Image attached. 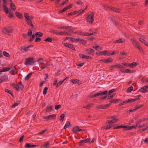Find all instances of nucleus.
I'll list each match as a JSON object with an SVG mask.
<instances>
[{"mask_svg":"<svg viewBox=\"0 0 148 148\" xmlns=\"http://www.w3.org/2000/svg\"><path fill=\"white\" fill-rule=\"evenodd\" d=\"M79 56L80 58L85 59L86 55H85L79 54Z\"/></svg>","mask_w":148,"mask_h":148,"instance_id":"obj_58","label":"nucleus"},{"mask_svg":"<svg viewBox=\"0 0 148 148\" xmlns=\"http://www.w3.org/2000/svg\"><path fill=\"white\" fill-rule=\"evenodd\" d=\"M26 21L28 25H30L31 23H32V20H31L29 19V20H26Z\"/></svg>","mask_w":148,"mask_h":148,"instance_id":"obj_64","label":"nucleus"},{"mask_svg":"<svg viewBox=\"0 0 148 148\" xmlns=\"http://www.w3.org/2000/svg\"><path fill=\"white\" fill-rule=\"evenodd\" d=\"M108 92L107 90H105L102 92L94 94V96L96 97L99 96L106 95L108 94Z\"/></svg>","mask_w":148,"mask_h":148,"instance_id":"obj_6","label":"nucleus"},{"mask_svg":"<svg viewBox=\"0 0 148 148\" xmlns=\"http://www.w3.org/2000/svg\"><path fill=\"white\" fill-rule=\"evenodd\" d=\"M90 141V138H87L84 140H81L79 143V145L80 146H81L84 145L85 143H88Z\"/></svg>","mask_w":148,"mask_h":148,"instance_id":"obj_7","label":"nucleus"},{"mask_svg":"<svg viewBox=\"0 0 148 148\" xmlns=\"http://www.w3.org/2000/svg\"><path fill=\"white\" fill-rule=\"evenodd\" d=\"M32 73H30L27 75L25 78V79L26 80H28L32 75Z\"/></svg>","mask_w":148,"mask_h":148,"instance_id":"obj_42","label":"nucleus"},{"mask_svg":"<svg viewBox=\"0 0 148 148\" xmlns=\"http://www.w3.org/2000/svg\"><path fill=\"white\" fill-rule=\"evenodd\" d=\"M65 39L66 40H69L70 41H71L72 42H76V38H74L70 37H66Z\"/></svg>","mask_w":148,"mask_h":148,"instance_id":"obj_23","label":"nucleus"},{"mask_svg":"<svg viewBox=\"0 0 148 148\" xmlns=\"http://www.w3.org/2000/svg\"><path fill=\"white\" fill-rule=\"evenodd\" d=\"M131 40L132 41L134 45L136 47H137V46L139 45L136 41L133 38H132L131 39Z\"/></svg>","mask_w":148,"mask_h":148,"instance_id":"obj_29","label":"nucleus"},{"mask_svg":"<svg viewBox=\"0 0 148 148\" xmlns=\"http://www.w3.org/2000/svg\"><path fill=\"white\" fill-rule=\"evenodd\" d=\"M41 40V39L39 37H36L35 40V42H39Z\"/></svg>","mask_w":148,"mask_h":148,"instance_id":"obj_60","label":"nucleus"},{"mask_svg":"<svg viewBox=\"0 0 148 148\" xmlns=\"http://www.w3.org/2000/svg\"><path fill=\"white\" fill-rule=\"evenodd\" d=\"M17 70L15 68H13L12 69L10 72L12 75H16L17 73Z\"/></svg>","mask_w":148,"mask_h":148,"instance_id":"obj_22","label":"nucleus"},{"mask_svg":"<svg viewBox=\"0 0 148 148\" xmlns=\"http://www.w3.org/2000/svg\"><path fill=\"white\" fill-rule=\"evenodd\" d=\"M48 88L47 87H45L43 91V94L44 95H46L47 93V90H48Z\"/></svg>","mask_w":148,"mask_h":148,"instance_id":"obj_50","label":"nucleus"},{"mask_svg":"<svg viewBox=\"0 0 148 148\" xmlns=\"http://www.w3.org/2000/svg\"><path fill=\"white\" fill-rule=\"evenodd\" d=\"M3 10H5V12L7 14L9 13V10L7 7L6 5H3Z\"/></svg>","mask_w":148,"mask_h":148,"instance_id":"obj_28","label":"nucleus"},{"mask_svg":"<svg viewBox=\"0 0 148 148\" xmlns=\"http://www.w3.org/2000/svg\"><path fill=\"white\" fill-rule=\"evenodd\" d=\"M139 91L143 93H145L146 92L148 91V86L147 85L141 88Z\"/></svg>","mask_w":148,"mask_h":148,"instance_id":"obj_8","label":"nucleus"},{"mask_svg":"<svg viewBox=\"0 0 148 148\" xmlns=\"http://www.w3.org/2000/svg\"><path fill=\"white\" fill-rule=\"evenodd\" d=\"M84 64V63H76V65H77V66H79L80 67H81Z\"/></svg>","mask_w":148,"mask_h":148,"instance_id":"obj_61","label":"nucleus"},{"mask_svg":"<svg viewBox=\"0 0 148 148\" xmlns=\"http://www.w3.org/2000/svg\"><path fill=\"white\" fill-rule=\"evenodd\" d=\"M122 101V100L121 99H113V100H111L109 102L110 103H117L119 102H121Z\"/></svg>","mask_w":148,"mask_h":148,"instance_id":"obj_27","label":"nucleus"},{"mask_svg":"<svg viewBox=\"0 0 148 148\" xmlns=\"http://www.w3.org/2000/svg\"><path fill=\"white\" fill-rule=\"evenodd\" d=\"M3 54L4 56H5L6 57H9L10 56L9 54L5 51L3 52Z\"/></svg>","mask_w":148,"mask_h":148,"instance_id":"obj_54","label":"nucleus"},{"mask_svg":"<svg viewBox=\"0 0 148 148\" xmlns=\"http://www.w3.org/2000/svg\"><path fill=\"white\" fill-rule=\"evenodd\" d=\"M13 31V28L11 27H5L2 30V33L4 34L7 33H10Z\"/></svg>","mask_w":148,"mask_h":148,"instance_id":"obj_2","label":"nucleus"},{"mask_svg":"<svg viewBox=\"0 0 148 148\" xmlns=\"http://www.w3.org/2000/svg\"><path fill=\"white\" fill-rule=\"evenodd\" d=\"M15 14L16 16L18 18L21 19H22L23 18V16L21 14L19 13L17 11H16L15 12Z\"/></svg>","mask_w":148,"mask_h":148,"instance_id":"obj_24","label":"nucleus"},{"mask_svg":"<svg viewBox=\"0 0 148 148\" xmlns=\"http://www.w3.org/2000/svg\"><path fill=\"white\" fill-rule=\"evenodd\" d=\"M38 146V145H31L30 143L26 144L25 146V147L26 148H30L32 147H35Z\"/></svg>","mask_w":148,"mask_h":148,"instance_id":"obj_17","label":"nucleus"},{"mask_svg":"<svg viewBox=\"0 0 148 148\" xmlns=\"http://www.w3.org/2000/svg\"><path fill=\"white\" fill-rule=\"evenodd\" d=\"M70 81L71 82H72V83L73 84H77L78 82H80V80L77 79H71L70 80Z\"/></svg>","mask_w":148,"mask_h":148,"instance_id":"obj_40","label":"nucleus"},{"mask_svg":"<svg viewBox=\"0 0 148 148\" xmlns=\"http://www.w3.org/2000/svg\"><path fill=\"white\" fill-rule=\"evenodd\" d=\"M33 45H29L27 47H25V46H23L21 47V49H23L25 52H26L29 50V48L33 47Z\"/></svg>","mask_w":148,"mask_h":148,"instance_id":"obj_10","label":"nucleus"},{"mask_svg":"<svg viewBox=\"0 0 148 148\" xmlns=\"http://www.w3.org/2000/svg\"><path fill=\"white\" fill-rule=\"evenodd\" d=\"M122 128H125V126L122 125L118 126L116 127H114V129H118Z\"/></svg>","mask_w":148,"mask_h":148,"instance_id":"obj_53","label":"nucleus"},{"mask_svg":"<svg viewBox=\"0 0 148 148\" xmlns=\"http://www.w3.org/2000/svg\"><path fill=\"white\" fill-rule=\"evenodd\" d=\"M34 58L33 57H30L27 58L25 60V64H31V63H34L36 61H34Z\"/></svg>","mask_w":148,"mask_h":148,"instance_id":"obj_4","label":"nucleus"},{"mask_svg":"<svg viewBox=\"0 0 148 148\" xmlns=\"http://www.w3.org/2000/svg\"><path fill=\"white\" fill-rule=\"evenodd\" d=\"M96 108L98 109H106L105 105H101L97 106Z\"/></svg>","mask_w":148,"mask_h":148,"instance_id":"obj_36","label":"nucleus"},{"mask_svg":"<svg viewBox=\"0 0 148 148\" xmlns=\"http://www.w3.org/2000/svg\"><path fill=\"white\" fill-rule=\"evenodd\" d=\"M71 124L70 122L69 121H67L66 124L65 125V126L64 127V129H66L67 127L69 128L71 126Z\"/></svg>","mask_w":148,"mask_h":148,"instance_id":"obj_19","label":"nucleus"},{"mask_svg":"<svg viewBox=\"0 0 148 148\" xmlns=\"http://www.w3.org/2000/svg\"><path fill=\"white\" fill-rule=\"evenodd\" d=\"M52 40V38L50 37H48L46 39L44 40V41L46 42H51Z\"/></svg>","mask_w":148,"mask_h":148,"instance_id":"obj_47","label":"nucleus"},{"mask_svg":"<svg viewBox=\"0 0 148 148\" xmlns=\"http://www.w3.org/2000/svg\"><path fill=\"white\" fill-rule=\"evenodd\" d=\"M138 64L136 62H133L131 63H129L128 66L133 68L135 67Z\"/></svg>","mask_w":148,"mask_h":148,"instance_id":"obj_25","label":"nucleus"},{"mask_svg":"<svg viewBox=\"0 0 148 148\" xmlns=\"http://www.w3.org/2000/svg\"><path fill=\"white\" fill-rule=\"evenodd\" d=\"M136 47L138 48L139 51H141L143 53H144V52L143 48L139 45Z\"/></svg>","mask_w":148,"mask_h":148,"instance_id":"obj_48","label":"nucleus"},{"mask_svg":"<svg viewBox=\"0 0 148 148\" xmlns=\"http://www.w3.org/2000/svg\"><path fill=\"white\" fill-rule=\"evenodd\" d=\"M30 37V39L29 40V41L31 42L33 41L35 37V34H32Z\"/></svg>","mask_w":148,"mask_h":148,"instance_id":"obj_43","label":"nucleus"},{"mask_svg":"<svg viewBox=\"0 0 148 148\" xmlns=\"http://www.w3.org/2000/svg\"><path fill=\"white\" fill-rule=\"evenodd\" d=\"M114 67L117 68H119L120 69H123L124 67L123 66L121 65L120 64H117L114 65Z\"/></svg>","mask_w":148,"mask_h":148,"instance_id":"obj_30","label":"nucleus"},{"mask_svg":"<svg viewBox=\"0 0 148 148\" xmlns=\"http://www.w3.org/2000/svg\"><path fill=\"white\" fill-rule=\"evenodd\" d=\"M11 68L9 67H3V69L1 70V71L2 72H7L9 71Z\"/></svg>","mask_w":148,"mask_h":148,"instance_id":"obj_32","label":"nucleus"},{"mask_svg":"<svg viewBox=\"0 0 148 148\" xmlns=\"http://www.w3.org/2000/svg\"><path fill=\"white\" fill-rule=\"evenodd\" d=\"M118 121V120H115V121H112V120H110L108 121L107 124H108L111 123H115L116 121Z\"/></svg>","mask_w":148,"mask_h":148,"instance_id":"obj_49","label":"nucleus"},{"mask_svg":"<svg viewBox=\"0 0 148 148\" xmlns=\"http://www.w3.org/2000/svg\"><path fill=\"white\" fill-rule=\"evenodd\" d=\"M106 51H107V53L106 54V55H107L108 56L113 55L114 54H116L118 53V51H111L106 50Z\"/></svg>","mask_w":148,"mask_h":148,"instance_id":"obj_14","label":"nucleus"},{"mask_svg":"<svg viewBox=\"0 0 148 148\" xmlns=\"http://www.w3.org/2000/svg\"><path fill=\"white\" fill-rule=\"evenodd\" d=\"M10 7L11 9L13 10H15L16 8L14 4L13 3L12 0H10Z\"/></svg>","mask_w":148,"mask_h":148,"instance_id":"obj_18","label":"nucleus"},{"mask_svg":"<svg viewBox=\"0 0 148 148\" xmlns=\"http://www.w3.org/2000/svg\"><path fill=\"white\" fill-rule=\"evenodd\" d=\"M58 29H68L69 28H72V26H63L58 27Z\"/></svg>","mask_w":148,"mask_h":148,"instance_id":"obj_41","label":"nucleus"},{"mask_svg":"<svg viewBox=\"0 0 148 148\" xmlns=\"http://www.w3.org/2000/svg\"><path fill=\"white\" fill-rule=\"evenodd\" d=\"M96 32H92L91 33H83V32H81V34H80V35L82 36H88L91 35H92L93 34H96Z\"/></svg>","mask_w":148,"mask_h":148,"instance_id":"obj_16","label":"nucleus"},{"mask_svg":"<svg viewBox=\"0 0 148 148\" xmlns=\"http://www.w3.org/2000/svg\"><path fill=\"white\" fill-rule=\"evenodd\" d=\"M94 12H92L90 14L88 15L86 18L87 22L92 24L94 21Z\"/></svg>","mask_w":148,"mask_h":148,"instance_id":"obj_1","label":"nucleus"},{"mask_svg":"<svg viewBox=\"0 0 148 148\" xmlns=\"http://www.w3.org/2000/svg\"><path fill=\"white\" fill-rule=\"evenodd\" d=\"M24 15L25 19V20H29V15L28 13H25Z\"/></svg>","mask_w":148,"mask_h":148,"instance_id":"obj_44","label":"nucleus"},{"mask_svg":"<svg viewBox=\"0 0 148 148\" xmlns=\"http://www.w3.org/2000/svg\"><path fill=\"white\" fill-rule=\"evenodd\" d=\"M116 89H112L109 90L108 91V94L112 93L114 92L115 91Z\"/></svg>","mask_w":148,"mask_h":148,"instance_id":"obj_59","label":"nucleus"},{"mask_svg":"<svg viewBox=\"0 0 148 148\" xmlns=\"http://www.w3.org/2000/svg\"><path fill=\"white\" fill-rule=\"evenodd\" d=\"M117 116L116 115H114L112 116H110V118L111 119H112L113 121H115V120H116V119H115L117 118Z\"/></svg>","mask_w":148,"mask_h":148,"instance_id":"obj_57","label":"nucleus"},{"mask_svg":"<svg viewBox=\"0 0 148 148\" xmlns=\"http://www.w3.org/2000/svg\"><path fill=\"white\" fill-rule=\"evenodd\" d=\"M65 116V115L64 114H62L60 116V119L59 120L61 122H62L64 121V118Z\"/></svg>","mask_w":148,"mask_h":148,"instance_id":"obj_34","label":"nucleus"},{"mask_svg":"<svg viewBox=\"0 0 148 148\" xmlns=\"http://www.w3.org/2000/svg\"><path fill=\"white\" fill-rule=\"evenodd\" d=\"M47 108L46 110L47 112H49L51 111V110L53 109V107L52 106H47Z\"/></svg>","mask_w":148,"mask_h":148,"instance_id":"obj_37","label":"nucleus"},{"mask_svg":"<svg viewBox=\"0 0 148 148\" xmlns=\"http://www.w3.org/2000/svg\"><path fill=\"white\" fill-rule=\"evenodd\" d=\"M107 51H106V50L103 51H100L97 52L96 53V54L98 56H100L102 55H106L107 53Z\"/></svg>","mask_w":148,"mask_h":148,"instance_id":"obj_13","label":"nucleus"},{"mask_svg":"<svg viewBox=\"0 0 148 148\" xmlns=\"http://www.w3.org/2000/svg\"><path fill=\"white\" fill-rule=\"evenodd\" d=\"M99 61L104 63H110L112 62L113 60L111 58H110L107 59H101L99 60Z\"/></svg>","mask_w":148,"mask_h":148,"instance_id":"obj_15","label":"nucleus"},{"mask_svg":"<svg viewBox=\"0 0 148 148\" xmlns=\"http://www.w3.org/2000/svg\"><path fill=\"white\" fill-rule=\"evenodd\" d=\"M135 128V126H134V125H132L130 126L126 125L125 126V129H123L122 130L123 131H125L127 130H129L133 129Z\"/></svg>","mask_w":148,"mask_h":148,"instance_id":"obj_11","label":"nucleus"},{"mask_svg":"<svg viewBox=\"0 0 148 148\" xmlns=\"http://www.w3.org/2000/svg\"><path fill=\"white\" fill-rule=\"evenodd\" d=\"M104 8L105 9L107 10H110L112 11H113L114 12H115L119 13L120 12V10L119 8L109 7L107 5L104 6Z\"/></svg>","mask_w":148,"mask_h":148,"instance_id":"obj_3","label":"nucleus"},{"mask_svg":"<svg viewBox=\"0 0 148 148\" xmlns=\"http://www.w3.org/2000/svg\"><path fill=\"white\" fill-rule=\"evenodd\" d=\"M1 77L3 79V80L5 81H6L8 79V76L7 75H4L3 76H2Z\"/></svg>","mask_w":148,"mask_h":148,"instance_id":"obj_52","label":"nucleus"},{"mask_svg":"<svg viewBox=\"0 0 148 148\" xmlns=\"http://www.w3.org/2000/svg\"><path fill=\"white\" fill-rule=\"evenodd\" d=\"M93 105V104L91 103L86 106H84V108H86V109H90L91 108L92 105Z\"/></svg>","mask_w":148,"mask_h":148,"instance_id":"obj_51","label":"nucleus"},{"mask_svg":"<svg viewBox=\"0 0 148 148\" xmlns=\"http://www.w3.org/2000/svg\"><path fill=\"white\" fill-rule=\"evenodd\" d=\"M78 126H75L73 128L71 131L74 134H77L78 133Z\"/></svg>","mask_w":148,"mask_h":148,"instance_id":"obj_21","label":"nucleus"},{"mask_svg":"<svg viewBox=\"0 0 148 148\" xmlns=\"http://www.w3.org/2000/svg\"><path fill=\"white\" fill-rule=\"evenodd\" d=\"M35 35L36 37L38 36L39 37H41L43 35V34L41 32H36L35 34Z\"/></svg>","mask_w":148,"mask_h":148,"instance_id":"obj_46","label":"nucleus"},{"mask_svg":"<svg viewBox=\"0 0 148 148\" xmlns=\"http://www.w3.org/2000/svg\"><path fill=\"white\" fill-rule=\"evenodd\" d=\"M76 42H79L83 45H85L87 43V41L82 38H76Z\"/></svg>","mask_w":148,"mask_h":148,"instance_id":"obj_9","label":"nucleus"},{"mask_svg":"<svg viewBox=\"0 0 148 148\" xmlns=\"http://www.w3.org/2000/svg\"><path fill=\"white\" fill-rule=\"evenodd\" d=\"M32 30L30 29L28 30L27 34V35L28 36H31L32 35Z\"/></svg>","mask_w":148,"mask_h":148,"instance_id":"obj_56","label":"nucleus"},{"mask_svg":"<svg viewBox=\"0 0 148 148\" xmlns=\"http://www.w3.org/2000/svg\"><path fill=\"white\" fill-rule=\"evenodd\" d=\"M50 120L51 119H54L56 116V115L55 114H52L49 115H48Z\"/></svg>","mask_w":148,"mask_h":148,"instance_id":"obj_38","label":"nucleus"},{"mask_svg":"<svg viewBox=\"0 0 148 148\" xmlns=\"http://www.w3.org/2000/svg\"><path fill=\"white\" fill-rule=\"evenodd\" d=\"M18 86H19V90H23L24 88V86L22 84L21 82L18 84Z\"/></svg>","mask_w":148,"mask_h":148,"instance_id":"obj_31","label":"nucleus"},{"mask_svg":"<svg viewBox=\"0 0 148 148\" xmlns=\"http://www.w3.org/2000/svg\"><path fill=\"white\" fill-rule=\"evenodd\" d=\"M125 41V40L124 38H120L118 40H116L115 42H114V43H123Z\"/></svg>","mask_w":148,"mask_h":148,"instance_id":"obj_20","label":"nucleus"},{"mask_svg":"<svg viewBox=\"0 0 148 148\" xmlns=\"http://www.w3.org/2000/svg\"><path fill=\"white\" fill-rule=\"evenodd\" d=\"M120 71L121 72H122L123 73H132V71H131L129 69H125V71H123V70H121Z\"/></svg>","mask_w":148,"mask_h":148,"instance_id":"obj_35","label":"nucleus"},{"mask_svg":"<svg viewBox=\"0 0 148 148\" xmlns=\"http://www.w3.org/2000/svg\"><path fill=\"white\" fill-rule=\"evenodd\" d=\"M127 103V101H123L122 103H120L119 104V106H121L124 104H125Z\"/></svg>","mask_w":148,"mask_h":148,"instance_id":"obj_62","label":"nucleus"},{"mask_svg":"<svg viewBox=\"0 0 148 148\" xmlns=\"http://www.w3.org/2000/svg\"><path fill=\"white\" fill-rule=\"evenodd\" d=\"M18 102V103H14L11 106V107L12 108H15V107L17 106L18 105V104H19V102Z\"/></svg>","mask_w":148,"mask_h":148,"instance_id":"obj_55","label":"nucleus"},{"mask_svg":"<svg viewBox=\"0 0 148 148\" xmlns=\"http://www.w3.org/2000/svg\"><path fill=\"white\" fill-rule=\"evenodd\" d=\"M11 86H13L14 88H15L17 90L19 91V86H18V84H14L13 83H12L11 84Z\"/></svg>","mask_w":148,"mask_h":148,"instance_id":"obj_26","label":"nucleus"},{"mask_svg":"<svg viewBox=\"0 0 148 148\" xmlns=\"http://www.w3.org/2000/svg\"><path fill=\"white\" fill-rule=\"evenodd\" d=\"M49 146L50 145L48 141L45 142L43 146V147L47 148H49Z\"/></svg>","mask_w":148,"mask_h":148,"instance_id":"obj_39","label":"nucleus"},{"mask_svg":"<svg viewBox=\"0 0 148 148\" xmlns=\"http://www.w3.org/2000/svg\"><path fill=\"white\" fill-rule=\"evenodd\" d=\"M133 89V87L132 86H131L128 88L127 90V92H130L132 91Z\"/></svg>","mask_w":148,"mask_h":148,"instance_id":"obj_45","label":"nucleus"},{"mask_svg":"<svg viewBox=\"0 0 148 148\" xmlns=\"http://www.w3.org/2000/svg\"><path fill=\"white\" fill-rule=\"evenodd\" d=\"M62 43L65 47H67L73 50L76 51L75 48L73 45L69 43H64V42H62Z\"/></svg>","mask_w":148,"mask_h":148,"instance_id":"obj_5","label":"nucleus"},{"mask_svg":"<svg viewBox=\"0 0 148 148\" xmlns=\"http://www.w3.org/2000/svg\"><path fill=\"white\" fill-rule=\"evenodd\" d=\"M135 101L134 99H129L127 100V102L128 103H132Z\"/></svg>","mask_w":148,"mask_h":148,"instance_id":"obj_63","label":"nucleus"},{"mask_svg":"<svg viewBox=\"0 0 148 148\" xmlns=\"http://www.w3.org/2000/svg\"><path fill=\"white\" fill-rule=\"evenodd\" d=\"M86 52L88 54L93 55L95 52V50L89 48L85 50Z\"/></svg>","mask_w":148,"mask_h":148,"instance_id":"obj_12","label":"nucleus"},{"mask_svg":"<svg viewBox=\"0 0 148 148\" xmlns=\"http://www.w3.org/2000/svg\"><path fill=\"white\" fill-rule=\"evenodd\" d=\"M5 91L6 92L10 94L12 97H14V95L12 92H11L9 90L6 88L5 89Z\"/></svg>","mask_w":148,"mask_h":148,"instance_id":"obj_33","label":"nucleus"}]
</instances>
